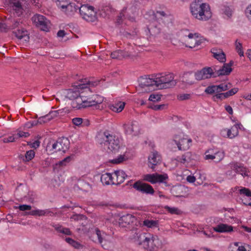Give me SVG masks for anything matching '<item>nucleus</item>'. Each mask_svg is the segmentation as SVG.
<instances>
[{"label":"nucleus","mask_w":251,"mask_h":251,"mask_svg":"<svg viewBox=\"0 0 251 251\" xmlns=\"http://www.w3.org/2000/svg\"><path fill=\"white\" fill-rule=\"evenodd\" d=\"M80 79L74 83L73 85L74 89H69L66 90V97L70 100H74L79 95L81 94L80 90H84V89H81L80 87H76L75 86V83L79 82Z\"/></svg>","instance_id":"obj_17"},{"label":"nucleus","mask_w":251,"mask_h":251,"mask_svg":"<svg viewBox=\"0 0 251 251\" xmlns=\"http://www.w3.org/2000/svg\"><path fill=\"white\" fill-rule=\"evenodd\" d=\"M52 226L59 233H62L65 235H70L72 234L71 231L68 228L64 227L60 225H53Z\"/></svg>","instance_id":"obj_37"},{"label":"nucleus","mask_w":251,"mask_h":251,"mask_svg":"<svg viewBox=\"0 0 251 251\" xmlns=\"http://www.w3.org/2000/svg\"><path fill=\"white\" fill-rule=\"evenodd\" d=\"M8 30L7 25H6V21H0V31L6 32Z\"/></svg>","instance_id":"obj_59"},{"label":"nucleus","mask_w":251,"mask_h":251,"mask_svg":"<svg viewBox=\"0 0 251 251\" xmlns=\"http://www.w3.org/2000/svg\"><path fill=\"white\" fill-rule=\"evenodd\" d=\"M114 179L112 175L108 173L102 174L100 177V181L104 185L113 184Z\"/></svg>","instance_id":"obj_30"},{"label":"nucleus","mask_w":251,"mask_h":251,"mask_svg":"<svg viewBox=\"0 0 251 251\" xmlns=\"http://www.w3.org/2000/svg\"><path fill=\"white\" fill-rule=\"evenodd\" d=\"M241 124H235L230 129H223L221 134L224 137L233 139L238 135V129L240 128Z\"/></svg>","instance_id":"obj_12"},{"label":"nucleus","mask_w":251,"mask_h":251,"mask_svg":"<svg viewBox=\"0 0 251 251\" xmlns=\"http://www.w3.org/2000/svg\"><path fill=\"white\" fill-rule=\"evenodd\" d=\"M231 169L236 173L241 174L243 176H248L247 169L243 164L239 163H233L231 164Z\"/></svg>","instance_id":"obj_22"},{"label":"nucleus","mask_w":251,"mask_h":251,"mask_svg":"<svg viewBox=\"0 0 251 251\" xmlns=\"http://www.w3.org/2000/svg\"><path fill=\"white\" fill-rule=\"evenodd\" d=\"M179 150H187L190 147L192 142L191 139L185 138L184 135H177L174 137V139Z\"/></svg>","instance_id":"obj_10"},{"label":"nucleus","mask_w":251,"mask_h":251,"mask_svg":"<svg viewBox=\"0 0 251 251\" xmlns=\"http://www.w3.org/2000/svg\"><path fill=\"white\" fill-rule=\"evenodd\" d=\"M62 111L61 110H58L56 111H50L48 114H47L48 116H49V119H50V121L53 118L57 117L60 113H61Z\"/></svg>","instance_id":"obj_55"},{"label":"nucleus","mask_w":251,"mask_h":251,"mask_svg":"<svg viewBox=\"0 0 251 251\" xmlns=\"http://www.w3.org/2000/svg\"><path fill=\"white\" fill-rule=\"evenodd\" d=\"M80 7V6L76 5L74 2H70L64 11L66 12L67 15L72 16L78 10H79Z\"/></svg>","instance_id":"obj_29"},{"label":"nucleus","mask_w":251,"mask_h":251,"mask_svg":"<svg viewBox=\"0 0 251 251\" xmlns=\"http://www.w3.org/2000/svg\"><path fill=\"white\" fill-rule=\"evenodd\" d=\"M240 193L244 194L247 197H251V191L247 188L244 187L240 189Z\"/></svg>","instance_id":"obj_60"},{"label":"nucleus","mask_w":251,"mask_h":251,"mask_svg":"<svg viewBox=\"0 0 251 251\" xmlns=\"http://www.w3.org/2000/svg\"><path fill=\"white\" fill-rule=\"evenodd\" d=\"M123 127L126 134L136 136L140 132L139 125L136 121H132L128 122L127 124H125L123 125Z\"/></svg>","instance_id":"obj_11"},{"label":"nucleus","mask_w":251,"mask_h":251,"mask_svg":"<svg viewBox=\"0 0 251 251\" xmlns=\"http://www.w3.org/2000/svg\"><path fill=\"white\" fill-rule=\"evenodd\" d=\"M69 141L67 138H59L56 141L50 140L47 144V149L54 152H65L69 148Z\"/></svg>","instance_id":"obj_6"},{"label":"nucleus","mask_w":251,"mask_h":251,"mask_svg":"<svg viewBox=\"0 0 251 251\" xmlns=\"http://www.w3.org/2000/svg\"><path fill=\"white\" fill-rule=\"evenodd\" d=\"M5 21L8 30L19 28L22 25V22L19 19L12 17L6 18Z\"/></svg>","instance_id":"obj_21"},{"label":"nucleus","mask_w":251,"mask_h":251,"mask_svg":"<svg viewBox=\"0 0 251 251\" xmlns=\"http://www.w3.org/2000/svg\"><path fill=\"white\" fill-rule=\"evenodd\" d=\"M192 155L191 152H186L181 156H177L176 160L181 163L184 164L186 162H189L192 159Z\"/></svg>","instance_id":"obj_35"},{"label":"nucleus","mask_w":251,"mask_h":251,"mask_svg":"<svg viewBox=\"0 0 251 251\" xmlns=\"http://www.w3.org/2000/svg\"><path fill=\"white\" fill-rule=\"evenodd\" d=\"M92 99H93V106H95L97 109H100V104L103 100V98L99 95L91 94Z\"/></svg>","instance_id":"obj_33"},{"label":"nucleus","mask_w":251,"mask_h":251,"mask_svg":"<svg viewBox=\"0 0 251 251\" xmlns=\"http://www.w3.org/2000/svg\"><path fill=\"white\" fill-rule=\"evenodd\" d=\"M135 220V217L131 214H127L121 217L119 219V225L122 227H126L130 223H133Z\"/></svg>","instance_id":"obj_19"},{"label":"nucleus","mask_w":251,"mask_h":251,"mask_svg":"<svg viewBox=\"0 0 251 251\" xmlns=\"http://www.w3.org/2000/svg\"><path fill=\"white\" fill-rule=\"evenodd\" d=\"M98 138L99 143L104 145V148L107 151L116 152L120 147L119 138L115 134H111L108 131H104L103 133L99 134Z\"/></svg>","instance_id":"obj_2"},{"label":"nucleus","mask_w":251,"mask_h":251,"mask_svg":"<svg viewBox=\"0 0 251 251\" xmlns=\"http://www.w3.org/2000/svg\"><path fill=\"white\" fill-rule=\"evenodd\" d=\"M17 28V29L16 30L13 31L15 36L19 39L24 38L25 41H28L29 39L28 31L22 27V25H21V27Z\"/></svg>","instance_id":"obj_27"},{"label":"nucleus","mask_w":251,"mask_h":251,"mask_svg":"<svg viewBox=\"0 0 251 251\" xmlns=\"http://www.w3.org/2000/svg\"><path fill=\"white\" fill-rule=\"evenodd\" d=\"M236 50L239 55L241 56L244 55V52L242 50V46L241 43L238 42L237 40L235 41Z\"/></svg>","instance_id":"obj_51"},{"label":"nucleus","mask_w":251,"mask_h":251,"mask_svg":"<svg viewBox=\"0 0 251 251\" xmlns=\"http://www.w3.org/2000/svg\"><path fill=\"white\" fill-rule=\"evenodd\" d=\"M190 10L193 17L200 21H207L212 16L209 5L200 0L192 2L190 5Z\"/></svg>","instance_id":"obj_1"},{"label":"nucleus","mask_w":251,"mask_h":251,"mask_svg":"<svg viewBox=\"0 0 251 251\" xmlns=\"http://www.w3.org/2000/svg\"><path fill=\"white\" fill-rule=\"evenodd\" d=\"M207 68H210V75L211 77H216L218 76L219 70H220V67L218 66H213L211 67H207Z\"/></svg>","instance_id":"obj_42"},{"label":"nucleus","mask_w":251,"mask_h":251,"mask_svg":"<svg viewBox=\"0 0 251 251\" xmlns=\"http://www.w3.org/2000/svg\"><path fill=\"white\" fill-rule=\"evenodd\" d=\"M213 230L217 232H230L233 231V227L225 224H220L217 226L213 227Z\"/></svg>","instance_id":"obj_28"},{"label":"nucleus","mask_w":251,"mask_h":251,"mask_svg":"<svg viewBox=\"0 0 251 251\" xmlns=\"http://www.w3.org/2000/svg\"><path fill=\"white\" fill-rule=\"evenodd\" d=\"M24 212L22 213V215L23 216H28V215H32V216H48V215H51V214L53 213L52 212H51L49 209H46V210H33L30 211H23Z\"/></svg>","instance_id":"obj_18"},{"label":"nucleus","mask_w":251,"mask_h":251,"mask_svg":"<svg viewBox=\"0 0 251 251\" xmlns=\"http://www.w3.org/2000/svg\"><path fill=\"white\" fill-rule=\"evenodd\" d=\"M113 176L114 177L113 184L118 185L124 181L127 175L123 171L118 170L115 171Z\"/></svg>","instance_id":"obj_26"},{"label":"nucleus","mask_w":251,"mask_h":251,"mask_svg":"<svg viewBox=\"0 0 251 251\" xmlns=\"http://www.w3.org/2000/svg\"><path fill=\"white\" fill-rule=\"evenodd\" d=\"M211 69L204 67L201 70L197 71L195 73V78L198 80L211 78L210 71Z\"/></svg>","instance_id":"obj_20"},{"label":"nucleus","mask_w":251,"mask_h":251,"mask_svg":"<svg viewBox=\"0 0 251 251\" xmlns=\"http://www.w3.org/2000/svg\"><path fill=\"white\" fill-rule=\"evenodd\" d=\"M125 103L124 102L118 101L114 104H109L108 107L110 110L114 112L119 113L124 108Z\"/></svg>","instance_id":"obj_34"},{"label":"nucleus","mask_w":251,"mask_h":251,"mask_svg":"<svg viewBox=\"0 0 251 251\" xmlns=\"http://www.w3.org/2000/svg\"><path fill=\"white\" fill-rule=\"evenodd\" d=\"M156 88L158 89H167L175 86L176 84V80L174 79V74H159L155 75Z\"/></svg>","instance_id":"obj_3"},{"label":"nucleus","mask_w":251,"mask_h":251,"mask_svg":"<svg viewBox=\"0 0 251 251\" xmlns=\"http://www.w3.org/2000/svg\"><path fill=\"white\" fill-rule=\"evenodd\" d=\"M76 186L79 189L85 192H88L91 189V185L88 182L82 179L78 180Z\"/></svg>","instance_id":"obj_36"},{"label":"nucleus","mask_w":251,"mask_h":251,"mask_svg":"<svg viewBox=\"0 0 251 251\" xmlns=\"http://www.w3.org/2000/svg\"><path fill=\"white\" fill-rule=\"evenodd\" d=\"M50 121V119H49V116L47 115L42 116L38 119V123L39 124H43L46 123H47Z\"/></svg>","instance_id":"obj_61"},{"label":"nucleus","mask_w":251,"mask_h":251,"mask_svg":"<svg viewBox=\"0 0 251 251\" xmlns=\"http://www.w3.org/2000/svg\"><path fill=\"white\" fill-rule=\"evenodd\" d=\"M33 23L41 30L44 31H49L50 28V22L45 16L36 14L31 18Z\"/></svg>","instance_id":"obj_7"},{"label":"nucleus","mask_w":251,"mask_h":251,"mask_svg":"<svg viewBox=\"0 0 251 251\" xmlns=\"http://www.w3.org/2000/svg\"><path fill=\"white\" fill-rule=\"evenodd\" d=\"M155 17L157 18L158 20H163L164 18L167 17V15L162 11H157L155 14Z\"/></svg>","instance_id":"obj_52"},{"label":"nucleus","mask_w":251,"mask_h":251,"mask_svg":"<svg viewBox=\"0 0 251 251\" xmlns=\"http://www.w3.org/2000/svg\"><path fill=\"white\" fill-rule=\"evenodd\" d=\"M165 209H166L167 211H168L171 214H178L179 210L176 207H170L168 205H166L164 207Z\"/></svg>","instance_id":"obj_54"},{"label":"nucleus","mask_w":251,"mask_h":251,"mask_svg":"<svg viewBox=\"0 0 251 251\" xmlns=\"http://www.w3.org/2000/svg\"><path fill=\"white\" fill-rule=\"evenodd\" d=\"M70 3L69 0H57L56 2L57 6L61 8L63 11Z\"/></svg>","instance_id":"obj_44"},{"label":"nucleus","mask_w":251,"mask_h":251,"mask_svg":"<svg viewBox=\"0 0 251 251\" xmlns=\"http://www.w3.org/2000/svg\"><path fill=\"white\" fill-rule=\"evenodd\" d=\"M71 105L73 108L76 109L86 107V105L85 104L84 97H82V92H81V94L79 95V96H78L77 98L72 101Z\"/></svg>","instance_id":"obj_25"},{"label":"nucleus","mask_w":251,"mask_h":251,"mask_svg":"<svg viewBox=\"0 0 251 251\" xmlns=\"http://www.w3.org/2000/svg\"><path fill=\"white\" fill-rule=\"evenodd\" d=\"M149 107L154 110L164 109L166 107L165 104H151Z\"/></svg>","instance_id":"obj_56"},{"label":"nucleus","mask_w":251,"mask_h":251,"mask_svg":"<svg viewBox=\"0 0 251 251\" xmlns=\"http://www.w3.org/2000/svg\"><path fill=\"white\" fill-rule=\"evenodd\" d=\"M9 3L12 4V7L17 15H20L23 12V7L21 3L20 2L19 0H8Z\"/></svg>","instance_id":"obj_32"},{"label":"nucleus","mask_w":251,"mask_h":251,"mask_svg":"<svg viewBox=\"0 0 251 251\" xmlns=\"http://www.w3.org/2000/svg\"><path fill=\"white\" fill-rule=\"evenodd\" d=\"M143 179L145 181L150 182L151 184H155V173L153 174H146L143 176Z\"/></svg>","instance_id":"obj_39"},{"label":"nucleus","mask_w":251,"mask_h":251,"mask_svg":"<svg viewBox=\"0 0 251 251\" xmlns=\"http://www.w3.org/2000/svg\"><path fill=\"white\" fill-rule=\"evenodd\" d=\"M191 95L189 94H180L178 96V99L180 100H184L190 99Z\"/></svg>","instance_id":"obj_62"},{"label":"nucleus","mask_w":251,"mask_h":251,"mask_svg":"<svg viewBox=\"0 0 251 251\" xmlns=\"http://www.w3.org/2000/svg\"><path fill=\"white\" fill-rule=\"evenodd\" d=\"M126 160V157L125 155H120L117 158L110 160L109 162L113 164H119Z\"/></svg>","instance_id":"obj_47"},{"label":"nucleus","mask_w":251,"mask_h":251,"mask_svg":"<svg viewBox=\"0 0 251 251\" xmlns=\"http://www.w3.org/2000/svg\"><path fill=\"white\" fill-rule=\"evenodd\" d=\"M213 56L220 62L225 63L226 61V54L222 50L217 48H212L211 50Z\"/></svg>","instance_id":"obj_24"},{"label":"nucleus","mask_w":251,"mask_h":251,"mask_svg":"<svg viewBox=\"0 0 251 251\" xmlns=\"http://www.w3.org/2000/svg\"><path fill=\"white\" fill-rule=\"evenodd\" d=\"M184 187L181 185L175 186L172 190V193L177 197H182L183 195L180 192V191H182Z\"/></svg>","instance_id":"obj_43"},{"label":"nucleus","mask_w":251,"mask_h":251,"mask_svg":"<svg viewBox=\"0 0 251 251\" xmlns=\"http://www.w3.org/2000/svg\"><path fill=\"white\" fill-rule=\"evenodd\" d=\"M161 95L158 94H151L150 95L149 100L152 102L158 101L161 100Z\"/></svg>","instance_id":"obj_57"},{"label":"nucleus","mask_w":251,"mask_h":251,"mask_svg":"<svg viewBox=\"0 0 251 251\" xmlns=\"http://www.w3.org/2000/svg\"><path fill=\"white\" fill-rule=\"evenodd\" d=\"M158 242L157 236L152 237L151 239L146 237L143 241L145 247L150 251H155L158 248Z\"/></svg>","instance_id":"obj_16"},{"label":"nucleus","mask_w":251,"mask_h":251,"mask_svg":"<svg viewBox=\"0 0 251 251\" xmlns=\"http://www.w3.org/2000/svg\"><path fill=\"white\" fill-rule=\"evenodd\" d=\"M66 241L76 249H78L81 246L77 242L69 237L66 238Z\"/></svg>","instance_id":"obj_49"},{"label":"nucleus","mask_w":251,"mask_h":251,"mask_svg":"<svg viewBox=\"0 0 251 251\" xmlns=\"http://www.w3.org/2000/svg\"><path fill=\"white\" fill-rule=\"evenodd\" d=\"M233 64V61H230L229 63H225L222 66H220V70H219L218 76L229 75L232 71V69L231 67Z\"/></svg>","instance_id":"obj_23"},{"label":"nucleus","mask_w":251,"mask_h":251,"mask_svg":"<svg viewBox=\"0 0 251 251\" xmlns=\"http://www.w3.org/2000/svg\"><path fill=\"white\" fill-rule=\"evenodd\" d=\"M95 232L98 239L99 242L104 247L110 243L111 236L105 232L100 230L98 228L95 229Z\"/></svg>","instance_id":"obj_15"},{"label":"nucleus","mask_w":251,"mask_h":251,"mask_svg":"<svg viewBox=\"0 0 251 251\" xmlns=\"http://www.w3.org/2000/svg\"><path fill=\"white\" fill-rule=\"evenodd\" d=\"M132 186L136 191L143 194L153 195L155 192L153 187L151 185L141 180L136 181L132 185Z\"/></svg>","instance_id":"obj_9"},{"label":"nucleus","mask_w":251,"mask_h":251,"mask_svg":"<svg viewBox=\"0 0 251 251\" xmlns=\"http://www.w3.org/2000/svg\"><path fill=\"white\" fill-rule=\"evenodd\" d=\"M158 223L157 221L145 220L143 222V225L148 227H157Z\"/></svg>","instance_id":"obj_45"},{"label":"nucleus","mask_w":251,"mask_h":251,"mask_svg":"<svg viewBox=\"0 0 251 251\" xmlns=\"http://www.w3.org/2000/svg\"><path fill=\"white\" fill-rule=\"evenodd\" d=\"M35 156V152L33 150L28 151L26 152L25 155L23 156L21 158L23 161H29L32 160Z\"/></svg>","instance_id":"obj_40"},{"label":"nucleus","mask_w":251,"mask_h":251,"mask_svg":"<svg viewBox=\"0 0 251 251\" xmlns=\"http://www.w3.org/2000/svg\"><path fill=\"white\" fill-rule=\"evenodd\" d=\"M161 162V156L156 151H152L148 157V166L153 171H154L155 166L160 164Z\"/></svg>","instance_id":"obj_14"},{"label":"nucleus","mask_w":251,"mask_h":251,"mask_svg":"<svg viewBox=\"0 0 251 251\" xmlns=\"http://www.w3.org/2000/svg\"><path fill=\"white\" fill-rule=\"evenodd\" d=\"M71 157L69 156L62 160L59 161L53 165V169L54 171L58 172L63 168L66 166L67 163H69L71 160Z\"/></svg>","instance_id":"obj_31"},{"label":"nucleus","mask_w":251,"mask_h":251,"mask_svg":"<svg viewBox=\"0 0 251 251\" xmlns=\"http://www.w3.org/2000/svg\"><path fill=\"white\" fill-rule=\"evenodd\" d=\"M16 208H18L22 211H30L31 209V206L29 205L22 204L16 207Z\"/></svg>","instance_id":"obj_58"},{"label":"nucleus","mask_w":251,"mask_h":251,"mask_svg":"<svg viewBox=\"0 0 251 251\" xmlns=\"http://www.w3.org/2000/svg\"><path fill=\"white\" fill-rule=\"evenodd\" d=\"M72 123L75 126H79L81 125L84 126H87L89 124V121L86 120L85 121H83V119L81 118H75L72 120Z\"/></svg>","instance_id":"obj_41"},{"label":"nucleus","mask_w":251,"mask_h":251,"mask_svg":"<svg viewBox=\"0 0 251 251\" xmlns=\"http://www.w3.org/2000/svg\"><path fill=\"white\" fill-rule=\"evenodd\" d=\"M217 87L218 92L220 93L229 89L231 87V85L230 83L227 84L221 83L220 85H217Z\"/></svg>","instance_id":"obj_46"},{"label":"nucleus","mask_w":251,"mask_h":251,"mask_svg":"<svg viewBox=\"0 0 251 251\" xmlns=\"http://www.w3.org/2000/svg\"><path fill=\"white\" fill-rule=\"evenodd\" d=\"M217 85L208 86L205 90V92L208 94H213L215 93H218Z\"/></svg>","instance_id":"obj_48"},{"label":"nucleus","mask_w":251,"mask_h":251,"mask_svg":"<svg viewBox=\"0 0 251 251\" xmlns=\"http://www.w3.org/2000/svg\"><path fill=\"white\" fill-rule=\"evenodd\" d=\"M245 14L249 20H251V5L248 6L246 8Z\"/></svg>","instance_id":"obj_64"},{"label":"nucleus","mask_w":251,"mask_h":251,"mask_svg":"<svg viewBox=\"0 0 251 251\" xmlns=\"http://www.w3.org/2000/svg\"><path fill=\"white\" fill-rule=\"evenodd\" d=\"M223 13H224L227 18H229L232 16V10L228 6H224L222 8Z\"/></svg>","instance_id":"obj_50"},{"label":"nucleus","mask_w":251,"mask_h":251,"mask_svg":"<svg viewBox=\"0 0 251 251\" xmlns=\"http://www.w3.org/2000/svg\"><path fill=\"white\" fill-rule=\"evenodd\" d=\"M218 99L220 100H223L225 99L223 93H218L213 96V100L214 101H216Z\"/></svg>","instance_id":"obj_63"},{"label":"nucleus","mask_w":251,"mask_h":251,"mask_svg":"<svg viewBox=\"0 0 251 251\" xmlns=\"http://www.w3.org/2000/svg\"><path fill=\"white\" fill-rule=\"evenodd\" d=\"M168 176L166 174H164L163 175L158 174L157 173H155V181L156 183L157 182L159 183H163L165 184H167L166 180L168 179Z\"/></svg>","instance_id":"obj_38"},{"label":"nucleus","mask_w":251,"mask_h":251,"mask_svg":"<svg viewBox=\"0 0 251 251\" xmlns=\"http://www.w3.org/2000/svg\"><path fill=\"white\" fill-rule=\"evenodd\" d=\"M79 13L82 18L88 22H95L98 20L96 9L88 4L80 6Z\"/></svg>","instance_id":"obj_5"},{"label":"nucleus","mask_w":251,"mask_h":251,"mask_svg":"<svg viewBox=\"0 0 251 251\" xmlns=\"http://www.w3.org/2000/svg\"><path fill=\"white\" fill-rule=\"evenodd\" d=\"M121 50H117L111 53L110 56L113 59H121Z\"/></svg>","instance_id":"obj_53"},{"label":"nucleus","mask_w":251,"mask_h":251,"mask_svg":"<svg viewBox=\"0 0 251 251\" xmlns=\"http://www.w3.org/2000/svg\"><path fill=\"white\" fill-rule=\"evenodd\" d=\"M224 152H214L213 149H209L205 152V159L214 160L215 163H219L224 158Z\"/></svg>","instance_id":"obj_13"},{"label":"nucleus","mask_w":251,"mask_h":251,"mask_svg":"<svg viewBox=\"0 0 251 251\" xmlns=\"http://www.w3.org/2000/svg\"><path fill=\"white\" fill-rule=\"evenodd\" d=\"M139 86L142 88H144L145 91L148 92L155 89L154 86L156 87V83H155V76H152L151 78L145 77H140L138 80Z\"/></svg>","instance_id":"obj_8"},{"label":"nucleus","mask_w":251,"mask_h":251,"mask_svg":"<svg viewBox=\"0 0 251 251\" xmlns=\"http://www.w3.org/2000/svg\"><path fill=\"white\" fill-rule=\"evenodd\" d=\"M75 86L76 87H80L81 89H84V91L82 92V97H84L85 104L86 107H92L93 106V99H92L91 95H85L84 93H90V88L88 86H94L98 84L97 82H91L88 80L87 78L80 79L79 82L75 83Z\"/></svg>","instance_id":"obj_4"}]
</instances>
